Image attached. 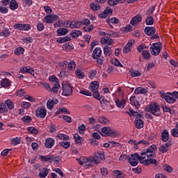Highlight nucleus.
<instances>
[{
  "label": "nucleus",
  "mask_w": 178,
  "mask_h": 178,
  "mask_svg": "<svg viewBox=\"0 0 178 178\" xmlns=\"http://www.w3.org/2000/svg\"><path fill=\"white\" fill-rule=\"evenodd\" d=\"M157 149L158 148L155 145H152L149 147L143 149L140 156L137 153L129 155L128 163L131 166H137L139 162L143 163L145 166H148V165H151V163L153 165H158L159 163L158 161L151 158V156L155 155V152H156Z\"/></svg>",
  "instance_id": "nucleus-1"
},
{
  "label": "nucleus",
  "mask_w": 178,
  "mask_h": 178,
  "mask_svg": "<svg viewBox=\"0 0 178 178\" xmlns=\"http://www.w3.org/2000/svg\"><path fill=\"white\" fill-rule=\"evenodd\" d=\"M159 92L161 98L165 99L168 104H175V102H176V99H178L177 91L172 92V93H165L163 90H161Z\"/></svg>",
  "instance_id": "nucleus-2"
},
{
  "label": "nucleus",
  "mask_w": 178,
  "mask_h": 178,
  "mask_svg": "<svg viewBox=\"0 0 178 178\" xmlns=\"http://www.w3.org/2000/svg\"><path fill=\"white\" fill-rule=\"evenodd\" d=\"M145 111L152 113V115L156 116V118H159V116L162 115L161 113V106H159V104H158L156 102H152L149 105L145 108Z\"/></svg>",
  "instance_id": "nucleus-3"
},
{
  "label": "nucleus",
  "mask_w": 178,
  "mask_h": 178,
  "mask_svg": "<svg viewBox=\"0 0 178 178\" xmlns=\"http://www.w3.org/2000/svg\"><path fill=\"white\" fill-rule=\"evenodd\" d=\"M102 50L100 47H96L92 51V58L95 59L98 65H104V57L102 56Z\"/></svg>",
  "instance_id": "nucleus-4"
},
{
  "label": "nucleus",
  "mask_w": 178,
  "mask_h": 178,
  "mask_svg": "<svg viewBox=\"0 0 178 178\" xmlns=\"http://www.w3.org/2000/svg\"><path fill=\"white\" fill-rule=\"evenodd\" d=\"M102 136L103 137H113V138L118 137V132L111 129L109 127H104L102 128Z\"/></svg>",
  "instance_id": "nucleus-5"
},
{
  "label": "nucleus",
  "mask_w": 178,
  "mask_h": 178,
  "mask_svg": "<svg viewBox=\"0 0 178 178\" xmlns=\"http://www.w3.org/2000/svg\"><path fill=\"white\" fill-rule=\"evenodd\" d=\"M62 88V95H63L64 97H70V95H73V88H72L70 83H63Z\"/></svg>",
  "instance_id": "nucleus-6"
},
{
  "label": "nucleus",
  "mask_w": 178,
  "mask_h": 178,
  "mask_svg": "<svg viewBox=\"0 0 178 178\" xmlns=\"http://www.w3.org/2000/svg\"><path fill=\"white\" fill-rule=\"evenodd\" d=\"M161 51H162V47L158 42L153 43L150 47V52L154 56H158L161 54Z\"/></svg>",
  "instance_id": "nucleus-7"
},
{
  "label": "nucleus",
  "mask_w": 178,
  "mask_h": 178,
  "mask_svg": "<svg viewBox=\"0 0 178 178\" xmlns=\"http://www.w3.org/2000/svg\"><path fill=\"white\" fill-rule=\"evenodd\" d=\"M35 113L36 118L44 119L47 116V109H45V107H39L36 109Z\"/></svg>",
  "instance_id": "nucleus-8"
},
{
  "label": "nucleus",
  "mask_w": 178,
  "mask_h": 178,
  "mask_svg": "<svg viewBox=\"0 0 178 178\" xmlns=\"http://www.w3.org/2000/svg\"><path fill=\"white\" fill-rule=\"evenodd\" d=\"M65 24H69L70 29H80L81 27V22L78 20H74L72 22L65 21Z\"/></svg>",
  "instance_id": "nucleus-9"
},
{
  "label": "nucleus",
  "mask_w": 178,
  "mask_h": 178,
  "mask_svg": "<svg viewBox=\"0 0 178 178\" xmlns=\"http://www.w3.org/2000/svg\"><path fill=\"white\" fill-rule=\"evenodd\" d=\"M143 115L141 114L139 115V117H136L135 119V125L136 129H143L144 127V120L141 119Z\"/></svg>",
  "instance_id": "nucleus-10"
},
{
  "label": "nucleus",
  "mask_w": 178,
  "mask_h": 178,
  "mask_svg": "<svg viewBox=\"0 0 178 178\" xmlns=\"http://www.w3.org/2000/svg\"><path fill=\"white\" fill-rule=\"evenodd\" d=\"M170 147H172V143L170 142H167L160 146V147L159 148V151L162 154H165V152H168V151H169Z\"/></svg>",
  "instance_id": "nucleus-11"
},
{
  "label": "nucleus",
  "mask_w": 178,
  "mask_h": 178,
  "mask_svg": "<svg viewBox=\"0 0 178 178\" xmlns=\"http://www.w3.org/2000/svg\"><path fill=\"white\" fill-rule=\"evenodd\" d=\"M142 21H143V17H141V15L138 14L136 16L132 17V19H131L130 24L132 26H137V24H138V23H141Z\"/></svg>",
  "instance_id": "nucleus-12"
},
{
  "label": "nucleus",
  "mask_w": 178,
  "mask_h": 178,
  "mask_svg": "<svg viewBox=\"0 0 178 178\" xmlns=\"http://www.w3.org/2000/svg\"><path fill=\"white\" fill-rule=\"evenodd\" d=\"M145 34L149 35V37L154 35L156 32V29L154 26H146L144 30Z\"/></svg>",
  "instance_id": "nucleus-13"
},
{
  "label": "nucleus",
  "mask_w": 178,
  "mask_h": 178,
  "mask_svg": "<svg viewBox=\"0 0 178 178\" xmlns=\"http://www.w3.org/2000/svg\"><path fill=\"white\" fill-rule=\"evenodd\" d=\"M95 163L98 165V163H99V162H101L99 161V159H101L102 161L103 159H105V155L104 154L103 152H97L95 153Z\"/></svg>",
  "instance_id": "nucleus-14"
},
{
  "label": "nucleus",
  "mask_w": 178,
  "mask_h": 178,
  "mask_svg": "<svg viewBox=\"0 0 178 178\" xmlns=\"http://www.w3.org/2000/svg\"><path fill=\"white\" fill-rule=\"evenodd\" d=\"M147 17L145 19V23L147 26H152L154 24V17L152 12L147 13Z\"/></svg>",
  "instance_id": "nucleus-15"
},
{
  "label": "nucleus",
  "mask_w": 178,
  "mask_h": 178,
  "mask_svg": "<svg viewBox=\"0 0 178 178\" xmlns=\"http://www.w3.org/2000/svg\"><path fill=\"white\" fill-rule=\"evenodd\" d=\"M55 145V140L52 138H47L45 140L44 146L46 148H52Z\"/></svg>",
  "instance_id": "nucleus-16"
},
{
  "label": "nucleus",
  "mask_w": 178,
  "mask_h": 178,
  "mask_svg": "<svg viewBox=\"0 0 178 178\" xmlns=\"http://www.w3.org/2000/svg\"><path fill=\"white\" fill-rule=\"evenodd\" d=\"M58 101L56 99H49L47 102V109H54V105H56Z\"/></svg>",
  "instance_id": "nucleus-17"
},
{
  "label": "nucleus",
  "mask_w": 178,
  "mask_h": 178,
  "mask_svg": "<svg viewBox=\"0 0 178 178\" xmlns=\"http://www.w3.org/2000/svg\"><path fill=\"white\" fill-rule=\"evenodd\" d=\"M129 101L131 104L135 106L136 109H140V106H141V105L137 99H136V96L131 97Z\"/></svg>",
  "instance_id": "nucleus-18"
},
{
  "label": "nucleus",
  "mask_w": 178,
  "mask_h": 178,
  "mask_svg": "<svg viewBox=\"0 0 178 178\" xmlns=\"http://www.w3.org/2000/svg\"><path fill=\"white\" fill-rule=\"evenodd\" d=\"M133 45H134V41L133 40L129 41L123 48V52L124 54H127L130 52V49H131Z\"/></svg>",
  "instance_id": "nucleus-19"
},
{
  "label": "nucleus",
  "mask_w": 178,
  "mask_h": 178,
  "mask_svg": "<svg viewBox=\"0 0 178 178\" xmlns=\"http://www.w3.org/2000/svg\"><path fill=\"white\" fill-rule=\"evenodd\" d=\"M161 140L163 141V143L169 141V131L168 130L163 129L161 133Z\"/></svg>",
  "instance_id": "nucleus-20"
},
{
  "label": "nucleus",
  "mask_w": 178,
  "mask_h": 178,
  "mask_svg": "<svg viewBox=\"0 0 178 178\" xmlns=\"http://www.w3.org/2000/svg\"><path fill=\"white\" fill-rule=\"evenodd\" d=\"M90 91H97L99 88V83L98 81H93L90 83V87L88 88Z\"/></svg>",
  "instance_id": "nucleus-21"
},
{
  "label": "nucleus",
  "mask_w": 178,
  "mask_h": 178,
  "mask_svg": "<svg viewBox=\"0 0 178 178\" xmlns=\"http://www.w3.org/2000/svg\"><path fill=\"white\" fill-rule=\"evenodd\" d=\"M115 104L118 108H124L126 105V99H122V100H120L119 99H117L115 100Z\"/></svg>",
  "instance_id": "nucleus-22"
},
{
  "label": "nucleus",
  "mask_w": 178,
  "mask_h": 178,
  "mask_svg": "<svg viewBox=\"0 0 178 178\" xmlns=\"http://www.w3.org/2000/svg\"><path fill=\"white\" fill-rule=\"evenodd\" d=\"M0 83L1 87H3L4 88H6V87H10L11 86L10 81L8 79H3L0 81Z\"/></svg>",
  "instance_id": "nucleus-23"
},
{
  "label": "nucleus",
  "mask_w": 178,
  "mask_h": 178,
  "mask_svg": "<svg viewBox=\"0 0 178 178\" xmlns=\"http://www.w3.org/2000/svg\"><path fill=\"white\" fill-rule=\"evenodd\" d=\"M113 175L114 177L117 178H124V173L122 172V171L115 170L113 171Z\"/></svg>",
  "instance_id": "nucleus-24"
},
{
  "label": "nucleus",
  "mask_w": 178,
  "mask_h": 178,
  "mask_svg": "<svg viewBox=\"0 0 178 178\" xmlns=\"http://www.w3.org/2000/svg\"><path fill=\"white\" fill-rule=\"evenodd\" d=\"M19 8V4H17V1L16 0H11L10 1V9L11 10H16Z\"/></svg>",
  "instance_id": "nucleus-25"
},
{
  "label": "nucleus",
  "mask_w": 178,
  "mask_h": 178,
  "mask_svg": "<svg viewBox=\"0 0 178 178\" xmlns=\"http://www.w3.org/2000/svg\"><path fill=\"white\" fill-rule=\"evenodd\" d=\"M147 92H148V91L147 90V89H145V88L143 87H138L136 88L134 93L136 95L138 94H147Z\"/></svg>",
  "instance_id": "nucleus-26"
},
{
  "label": "nucleus",
  "mask_w": 178,
  "mask_h": 178,
  "mask_svg": "<svg viewBox=\"0 0 178 178\" xmlns=\"http://www.w3.org/2000/svg\"><path fill=\"white\" fill-rule=\"evenodd\" d=\"M69 33V30L65 28H60L57 30V34L58 35H66Z\"/></svg>",
  "instance_id": "nucleus-27"
},
{
  "label": "nucleus",
  "mask_w": 178,
  "mask_h": 178,
  "mask_svg": "<svg viewBox=\"0 0 178 178\" xmlns=\"http://www.w3.org/2000/svg\"><path fill=\"white\" fill-rule=\"evenodd\" d=\"M83 33L79 30H72L70 33V35L72 38H77L79 35H81Z\"/></svg>",
  "instance_id": "nucleus-28"
},
{
  "label": "nucleus",
  "mask_w": 178,
  "mask_h": 178,
  "mask_svg": "<svg viewBox=\"0 0 178 178\" xmlns=\"http://www.w3.org/2000/svg\"><path fill=\"white\" fill-rule=\"evenodd\" d=\"M74 138L75 140L76 144H79L80 145H81V144L83 143V138H81V136H80V135H79V134H74Z\"/></svg>",
  "instance_id": "nucleus-29"
},
{
  "label": "nucleus",
  "mask_w": 178,
  "mask_h": 178,
  "mask_svg": "<svg viewBox=\"0 0 178 178\" xmlns=\"http://www.w3.org/2000/svg\"><path fill=\"white\" fill-rule=\"evenodd\" d=\"M40 159L43 162H48L49 163H52V156H41Z\"/></svg>",
  "instance_id": "nucleus-30"
},
{
  "label": "nucleus",
  "mask_w": 178,
  "mask_h": 178,
  "mask_svg": "<svg viewBox=\"0 0 178 178\" xmlns=\"http://www.w3.org/2000/svg\"><path fill=\"white\" fill-rule=\"evenodd\" d=\"M56 137H57V138H58V140H63V141H69V140H70L69 136L67 135L63 134H58Z\"/></svg>",
  "instance_id": "nucleus-31"
},
{
  "label": "nucleus",
  "mask_w": 178,
  "mask_h": 178,
  "mask_svg": "<svg viewBox=\"0 0 178 178\" xmlns=\"http://www.w3.org/2000/svg\"><path fill=\"white\" fill-rule=\"evenodd\" d=\"M142 56L147 60L151 58V54L148 50H143L142 51Z\"/></svg>",
  "instance_id": "nucleus-32"
},
{
  "label": "nucleus",
  "mask_w": 178,
  "mask_h": 178,
  "mask_svg": "<svg viewBox=\"0 0 178 178\" xmlns=\"http://www.w3.org/2000/svg\"><path fill=\"white\" fill-rule=\"evenodd\" d=\"M90 9H92V10H94V12H97L98 10H99V9H101V6L99 5V3H91L90 5Z\"/></svg>",
  "instance_id": "nucleus-33"
},
{
  "label": "nucleus",
  "mask_w": 178,
  "mask_h": 178,
  "mask_svg": "<svg viewBox=\"0 0 178 178\" xmlns=\"http://www.w3.org/2000/svg\"><path fill=\"white\" fill-rule=\"evenodd\" d=\"M68 70L74 71L76 69V62L72 60L67 64Z\"/></svg>",
  "instance_id": "nucleus-34"
},
{
  "label": "nucleus",
  "mask_w": 178,
  "mask_h": 178,
  "mask_svg": "<svg viewBox=\"0 0 178 178\" xmlns=\"http://www.w3.org/2000/svg\"><path fill=\"white\" fill-rule=\"evenodd\" d=\"M48 173H49V172L48 171V168H43V172H39V177L45 178V177H47V176H48Z\"/></svg>",
  "instance_id": "nucleus-35"
},
{
  "label": "nucleus",
  "mask_w": 178,
  "mask_h": 178,
  "mask_svg": "<svg viewBox=\"0 0 178 178\" xmlns=\"http://www.w3.org/2000/svg\"><path fill=\"white\" fill-rule=\"evenodd\" d=\"M75 74L78 77V79H84V72H83L80 69L75 70Z\"/></svg>",
  "instance_id": "nucleus-36"
},
{
  "label": "nucleus",
  "mask_w": 178,
  "mask_h": 178,
  "mask_svg": "<svg viewBox=\"0 0 178 178\" xmlns=\"http://www.w3.org/2000/svg\"><path fill=\"white\" fill-rule=\"evenodd\" d=\"M6 106H8V109L12 110L15 108V104L13 103L10 99L5 101Z\"/></svg>",
  "instance_id": "nucleus-37"
},
{
  "label": "nucleus",
  "mask_w": 178,
  "mask_h": 178,
  "mask_svg": "<svg viewBox=\"0 0 178 178\" xmlns=\"http://www.w3.org/2000/svg\"><path fill=\"white\" fill-rule=\"evenodd\" d=\"M8 106L5 103H0V113H5V112H8Z\"/></svg>",
  "instance_id": "nucleus-38"
},
{
  "label": "nucleus",
  "mask_w": 178,
  "mask_h": 178,
  "mask_svg": "<svg viewBox=\"0 0 178 178\" xmlns=\"http://www.w3.org/2000/svg\"><path fill=\"white\" fill-rule=\"evenodd\" d=\"M126 113H127V115H129V116H136V118H139L140 115V114H138V112L135 111L133 109H129V112L126 111Z\"/></svg>",
  "instance_id": "nucleus-39"
},
{
  "label": "nucleus",
  "mask_w": 178,
  "mask_h": 178,
  "mask_svg": "<svg viewBox=\"0 0 178 178\" xmlns=\"http://www.w3.org/2000/svg\"><path fill=\"white\" fill-rule=\"evenodd\" d=\"M59 88H60V85L59 83H55L54 87L50 91H52V92H54V94H58V90H59Z\"/></svg>",
  "instance_id": "nucleus-40"
},
{
  "label": "nucleus",
  "mask_w": 178,
  "mask_h": 178,
  "mask_svg": "<svg viewBox=\"0 0 178 178\" xmlns=\"http://www.w3.org/2000/svg\"><path fill=\"white\" fill-rule=\"evenodd\" d=\"M93 98H95V99H97L98 101H101L103 98V97H101V95L99 94V92L97 90H95L92 94Z\"/></svg>",
  "instance_id": "nucleus-41"
},
{
  "label": "nucleus",
  "mask_w": 178,
  "mask_h": 178,
  "mask_svg": "<svg viewBox=\"0 0 178 178\" xmlns=\"http://www.w3.org/2000/svg\"><path fill=\"white\" fill-rule=\"evenodd\" d=\"M8 35H10V31L8 29H6L0 32L1 37H8Z\"/></svg>",
  "instance_id": "nucleus-42"
},
{
  "label": "nucleus",
  "mask_w": 178,
  "mask_h": 178,
  "mask_svg": "<svg viewBox=\"0 0 178 178\" xmlns=\"http://www.w3.org/2000/svg\"><path fill=\"white\" fill-rule=\"evenodd\" d=\"M59 145H60V147H63V148H65L67 149L70 147V142H67V140H64L63 142H60Z\"/></svg>",
  "instance_id": "nucleus-43"
},
{
  "label": "nucleus",
  "mask_w": 178,
  "mask_h": 178,
  "mask_svg": "<svg viewBox=\"0 0 178 178\" xmlns=\"http://www.w3.org/2000/svg\"><path fill=\"white\" fill-rule=\"evenodd\" d=\"M81 22V27H83V26H90L91 24V22L90 20L87 18H83Z\"/></svg>",
  "instance_id": "nucleus-44"
},
{
  "label": "nucleus",
  "mask_w": 178,
  "mask_h": 178,
  "mask_svg": "<svg viewBox=\"0 0 178 178\" xmlns=\"http://www.w3.org/2000/svg\"><path fill=\"white\" fill-rule=\"evenodd\" d=\"M15 55H22V54H24V48L23 47H17L15 51Z\"/></svg>",
  "instance_id": "nucleus-45"
},
{
  "label": "nucleus",
  "mask_w": 178,
  "mask_h": 178,
  "mask_svg": "<svg viewBox=\"0 0 178 178\" xmlns=\"http://www.w3.org/2000/svg\"><path fill=\"white\" fill-rule=\"evenodd\" d=\"M111 63L113 65H115V66H118L119 67H123V65L120 63V61L118 58H113L111 60Z\"/></svg>",
  "instance_id": "nucleus-46"
},
{
  "label": "nucleus",
  "mask_w": 178,
  "mask_h": 178,
  "mask_svg": "<svg viewBox=\"0 0 178 178\" xmlns=\"http://www.w3.org/2000/svg\"><path fill=\"white\" fill-rule=\"evenodd\" d=\"M133 30V26L131 25L128 24L127 26L122 27L121 29V31H124V33H129V31H131Z\"/></svg>",
  "instance_id": "nucleus-47"
},
{
  "label": "nucleus",
  "mask_w": 178,
  "mask_h": 178,
  "mask_svg": "<svg viewBox=\"0 0 178 178\" xmlns=\"http://www.w3.org/2000/svg\"><path fill=\"white\" fill-rule=\"evenodd\" d=\"M20 143H22V140L18 137H16L15 138H13L11 140V145L14 146L20 144Z\"/></svg>",
  "instance_id": "nucleus-48"
},
{
  "label": "nucleus",
  "mask_w": 178,
  "mask_h": 178,
  "mask_svg": "<svg viewBox=\"0 0 178 178\" xmlns=\"http://www.w3.org/2000/svg\"><path fill=\"white\" fill-rule=\"evenodd\" d=\"M131 77H140L141 76V72L138 70H134L130 72Z\"/></svg>",
  "instance_id": "nucleus-49"
},
{
  "label": "nucleus",
  "mask_w": 178,
  "mask_h": 178,
  "mask_svg": "<svg viewBox=\"0 0 178 178\" xmlns=\"http://www.w3.org/2000/svg\"><path fill=\"white\" fill-rule=\"evenodd\" d=\"M21 120L24 122V123H30L32 119L31 117H30L29 115H25L21 118Z\"/></svg>",
  "instance_id": "nucleus-50"
},
{
  "label": "nucleus",
  "mask_w": 178,
  "mask_h": 178,
  "mask_svg": "<svg viewBox=\"0 0 178 178\" xmlns=\"http://www.w3.org/2000/svg\"><path fill=\"white\" fill-rule=\"evenodd\" d=\"M98 122L99 123H102L103 124H105L109 122V120H108V118L104 116H101L98 118Z\"/></svg>",
  "instance_id": "nucleus-51"
},
{
  "label": "nucleus",
  "mask_w": 178,
  "mask_h": 178,
  "mask_svg": "<svg viewBox=\"0 0 178 178\" xmlns=\"http://www.w3.org/2000/svg\"><path fill=\"white\" fill-rule=\"evenodd\" d=\"M107 23H108V24H111V23L113 24H118L119 23V19L116 17H112L107 21Z\"/></svg>",
  "instance_id": "nucleus-52"
},
{
  "label": "nucleus",
  "mask_w": 178,
  "mask_h": 178,
  "mask_svg": "<svg viewBox=\"0 0 178 178\" xmlns=\"http://www.w3.org/2000/svg\"><path fill=\"white\" fill-rule=\"evenodd\" d=\"M67 65H68V62L67 60H64L58 63L59 67L62 70L66 69V67H67Z\"/></svg>",
  "instance_id": "nucleus-53"
},
{
  "label": "nucleus",
  "mask_w": 178,
  "mask_h": 178,
  "mask_svg": "<svg viewBox=\"0 0 178 178\" xmlns=\"http://www.w3.org/2000/svg\"><path fill=\"white\" fill-rule=\"evenodd\" d=\"M111 48H109V47L108 46H105L104 47V54L105 55V56H111Z\"/></svg>",
  "instance_id": "nucleus-54"
},
{
  "label": "nucleus",
  "mask_w": 178,
  "mask_h": 178,
  "mask_svg": "<svg viewBox=\"0 0 178 178\" xmlns=\"http://www.w3.org/2000/svg\"><path fill=\"white\" fill-rule=\"evenodd\" d=\"M161 108L163 112H168L170 115H173L174 112L170 109V108L168 107V106L163 105Z\"/></svg>",
  "instance_id": "nucleus-55"
},
{
  "label": "nucleus",
  "mask_w": 178,
  "mask_h": 178,
  "mask_svg": "<svg viewBox=\"0 0 178 178\" xmlns=\"http://www.w3.org/2000/svg\"><path fill=\"white\" fill-rule=\"evenodd\" d=\"M22 30L23 31H29V30H31V25L27 24H22Z\"/></svg>",
  "instance_id": "nucleus-56"
},
{
  "label": "nucleus",
  "mask_w": 178,
  "mask_h": 178,
  "mask_svg": "<svg viewBox=\"0 0 178 178\" xmlns=\"http://www.w3.org/2000/svg\"><path fill=\"white\" fill-rule=\"evenodd\" d=\"M28 131H30L32 134H38V130L34 127H28Z\"/></svg>",
  "instance_id": "nucleus-57"
},
{
  "label": "nucleus",
  "mask_w": 178,
  "mask_h": 178,
  "mask_svg": "<svg viewBox=\"0 0 178 178\" xmlns=\"http://www.w3.org/2000/svg\"><path fill=\"white\" fill-rule=\"evenodd\" d=\"M83 30L86 33H90V31H92V30H94V25L84 26Z\"/></svg>",
  "instance_id": "nucleus-58"
},
{
  "label": "nucleus",
  "mask_w": 178,
  "mask_h": 178,
  "mask_svg": "<svg viewBox=\"0 0 178 178\" xmlns=\"http://www.w3.org/2000/svg\"><path fill=\"white\" fill-rule=\"evenodd\" d=\"M78 131L79 134H84V131H86V125L84 124H82L78 127Z\"/></svg>",
  "instance_id": "nucleus-59"
},
{
  "label": "nucleus",
  "mask_w": 178,
  "mask_h": 178,
  "mask_svg": "<svg viewBox=\"0 0 178 178\" xmlns=\"http://www.w3.org/2000/svg\"><path fill=\"white\" fill-rule=\"evenodd\" d=\"M45 29V26L44 25V23L39 22L37 24V29L39 31H42Z\"/></svg>",
  "instance_id": "nucleus-60"
},
{
  "label": "nucleus",
  "mask_w": 178,
  "mask_h": 178,
  "mask_svg": "<svg viewBox=\"0 0 178 178\" xmlns=\"http://www.w3.org/2000/svg\"><path fill=\"white\" fill-rule=\"evenodd\" d=\"M95 76H97V70H92L89 75V79L93 80V79H95Z\"/></svg>",
  "instance_id": "nucleus-61"
},
{
  "label": "nucleus",
  "mask_w": 178,
  "mask_h": 178,
  "mask_svg": "<svg viewBox=\"0 0 178 178\" xmlns=\"http://www.w3.org/2000/svg\"><path fill=\"white\" fill-rule=\"evenodd\" d=\"M44 20H45L46 23H47V24H52V23H54V21L52 19V17H51V15H47L44 17Z\"/></svg>",
  "instance_id": "nucleus-62"
},
{
  "label": "nucleus",
  "mask_w": 178,
  "mask_h": 178,
  "mask_svg": "<svg viewBox=\"0 0 178 178\" xmlns=\"http://www.w3.org/2000/svg\"><path fill=\"white\" fill-rule=\"evenodd\" d=\"M101 175H103L104 177L108 176V169L106 168H102L100 169Z\"/></svg>",
  "instance_id": "nucleus-63"
},
{
  "label": "nucleus",
  "mask_w": 178,
  "mask_h": 178,
  "mask_svg": "<svg viewBox=\"0 0 178 178\" xmlns=\"http://www.w3.org/2000/svg\"><path fill=\"white\" fill-rule=\"evenodd\" d=\"M170 133H171V136H172V137H178V131L177 130L176 128L172 129L171 130Z\"/></svg>",
  "instance_id": "nucleus-64"
}]
</instances>
